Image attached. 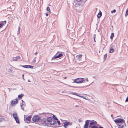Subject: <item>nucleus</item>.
<instances>
[{"instance_id": "nucleus-50", "label": "nucleus", "mask_w": 128, "mask_h": 128, "mask_svg": "<svg viewBox=\"0 0 128 128\" xmlns=\"http://www.w3.org/2000/svg\"><path fill=\"white\" fill-rule=\"evenodd\" d=\"M53 115V117L54 118V116H55L54 115Z\"/></svg>"}, {"instance_id": "nucleus-11", "label": "nucleus", "mask_w": 128, "mask_h": 128, "mask_svg": "<svg viewBox=\"0 0 128 128\" xmlns=\"http://www.w3.org/2000/svg\"><path fill=\"white\" fill-rule=\"evenodd\" d=\"M22 58L19 56H16V57H14L13 58V61H16L18 60H21Z\"/></svg>"}, {"instance_id": "nucleus-14", "label": "nucleus", "mask_w": 128, "mask_h": 128, "mask_svg": "<svg viewBox=\"0 0 128 128\" xmlns=\"http://www.w3.org/2000/svg\"><path fill=\"white\" fill-rule=\"evenodd\" d=\"M63 56V54H60L58 55L57 56H54L52 58H59L60 57H61L62 56Z\"/></svg>"}, {"instance_id": "nucleus-51", "label": "nucleus", "mask_w": 128, "mask_h": 128, "mask_svg": "<svg viewBox=\"0 0 128 128\" xmlns=\"http://www.w3.org/2000/svg\"><path fill=\"white\" fill-rule=\"evenodd\" d=\"M49 114H50V115L51 114H52L51 113H48Z\"/></svg>"}, {"instance_id": "nucleus-12", "label": "nucleus", "mask_w": 128, "mask_h": 128, "mask_svg": "<svg viewBox=\"0 0 128 128\" xmlns=\"http://www.w3.org/2000/svg\"><path fill=\"white\" fill-rule=\"evenodd\" d=\"M18 103V100L17 99L11 101V104L12 106H14V104Z\"/></svg>"}, {"instance_id": "nucleus-46", "label": "nucleus", "mask_w": 128, "mask_h": 128, "mask_svg": "<svg viewBox=\"0 0 128 128\" xmlns=\"http://www.w3.org/2000/svg\"><path fill=\"white\" fill-rule=\"evenodd\" d=\"M98 128H103L101 126H100Z\"/></svg>"}, {"instance_id": "nucleus-28", "label": "nucleus", "mask_w": 128, "mask_h": 128, "mask_svg": "<svg viewBox=\"0 0 128 128\" xmlns=\"http://www.w3.org/2000/svg\"><path fill=\"white\" fill-rule=\"evenodd\" d=\"M96 34H94V39L95 42H96L95 38H96Z\"/></svg>"}, {"instance_id": "nucleus-41", "label": "nucleus", "mask_w": 128, "mask_h": 128, "mask_svg": "<svg viewBox=\"0 0 128 128\" xmlns=\"http://www.w3.org/2000/svg\"><path fill=\"white\" fill-rule=\"evenodd\" d=\"M83 87H82V86H81V87H76L75 88H83Z\"/></svg>"}, {"instance_id": "nucleus-25", "label": "nucleus", "mask_w": 128, "mask_h": 128, "mask_svg": "<svg viewBox=\"0 0 128 128\" xmlns=\"http://www.w3.org/2000/svg\"><path fill=\"white\" fill-rule=\"evenodd\" d=\"M46 10L50 12V8L49 7H47L46 9Z\"/></svg>"}, {"instance_id": "nucleus-1", "label": "nucleus", "mask_w": 128, "mask_h": 128, "mask_svg": "<svg viewBox=\"0 0 128 128\" xmlns=\"http://www.w3.org/2000/svg\"><path fill=\"white\" fill-rule=\"evenodd\" d=\"M46 121L48 123V126H49V124L50 125H54L56 122V121L54 119H52L51 117H50L46 119Z\"/></svg>"}, {"instance_id": "nucleus-38", "label": "nucleus", "mask_w": 128, "mask_h": 128, "mask_svg": "<svg viewBox=\"0 0 128 128\" xmlns=\"http://www.w3.org/2000/svg\"><path fill=\"white\" fill-rule=\"evenodd\" d=\"M24 74H23L22 75V78H23V79H24Z\"/></svg>"}, {"instance_id": "nucleus-5", "label": "nucleus", "mask_w": 128, "mask_h": 128, "mask_svg": "<svg viewBox=\"0 0 128 128\" xmlns=\"http://www.w3.org/2000/svg\"><path fill=\"white\" fill-rule=\"evenodd\" d=\"M40 118L38 115L34 116L32 118V120L33 121L36 122H38Z\"/></svg>"}, {"instance_id": "nucleus-10", "label": "nucleus", "mask_w": 128, "mask_h": 128, "mask_svg": "<svg viewBox=\"0 0 128 128\" xmlns=\"http://www.w3.org/2000/svg\"><path fill=\"white\" fill-rule=\"evenodd\" d=\"M72 123L71 122H66L64 123V126L65 128H66L68 126H70L72 125Z\"/></svg>"}, {"instance_id": "nucleus-8", "label": "nucleus", "mask_w": 128, "mask_h": 128, "mask_svg": "<svg viewBox=\"0 0 128 128\" xmlns=\"http://www.w3.org/2000/svg\"><path fill=\"white\" fill-rule=\"evenodd\" d=\"M70 94H72L73 95H75L76 96H79L80 97H82V98H83L85 99L88 100V99H86V98L84 96H81L80 95V94H78L77 93H74V92H71Z\"/></svg>"}, {"instance_id": "nucleus-26", "label": "nucleus", "mask_w": 128, "mask_h": 128, "mask_svg": "<svg viewBox=\"0 0 128 128\" xmlns=\"http://www.w3.org/2000/svg\"><path fill=\"white\" fill-rule=\"evenodd\" d=\"M107 57L106 54H104V60H105Z\"/></svg>"}, {"instance_id": "nucleus-15", "label": "nucleus", "mask_w": 128, "mask_h": 128, "mask_svg": "<svg viewBox=\"0 0 128 128\" xmlns=\"http://www.w3.org/2000/svg\"><path fill=\"white\" fill-rule=\"evenodd\" d=\"M6 69L9 72H11L12 71V68L10 66H8V68H6Z\"/></svg>"}, {"instance_id": "nucleus-42", "label": "nucleus", "mask_w": 128, "mask_h": 128, "mask_svg": "<svg viewBox=\"0 0 128 128\" xmlns=\"http://www.w3.org/2000/svg\"><path fill=\"white\" fill-rule=\"evenodd\" d=\"M78 107V106H77V105H76L75 106V107L76 108V107Z\"/></svg>"}, {"instance_id": "nucleus-17", "label": "nucleus", "mask_w": 128, "mask_h": 128, "mask_svg": "<svg viewBox=\"0 0 128 128\" xmlns=\"http://www.w3.org/2000/svg\"><path fill=\"white\" fill-rule=\"evenodd\" d=\"M82 54H79L76 56L78 59L79 60H81V58L82 57Z\"/></svg>"}, {"instance_id": "nucleus-33", "label": "nucleus", "mask_w": 128, "mask_h": 128, "mask_svg": "<svg viewBox=\"0 0 128 128\" xmlns=\"http://www.w3.org/2000/svg\"><path fill=\"white\" fill-rule=\"evenodd\" d=\"M33 68V67L32 66H30V65H28V68H30L32 69Z\"/></svg>"}, {"instance_id": "nucleus-27", "label": "nucleus", "mask_w": 128, "mask_h": 128, "mask_svg": "<svg viewBox=\"0 0 128 128\" xmlns=\"http://www.w3.org/2000/svg\"><path fill=\"white\" fill-rule=\"evenodd\" d=\"M124 127V126L122 125H118V128H123Z\"/></svg>"}, {"instance_id": "nucleus-49", "label": "nucleus", "mask_w": 128, "mask_h": 128, "mask_svg": "<svg viewBox=\"0 0 128 128\" xmlns=\"http://www.w3.org/2000/svg\"><path fill=\"white\" fill-rule=\"evenodd\" d=\"M28 82H30V81L29 80H28Z\"/></svg>"}, {"instance_id": "nucleus-54", "label": "nucleus", "mask_w": 128, "mask_h": 128, "mask_svg": "<svg viewBox=\"0 0 128 128\" xmlns=\"http://www.w3.org/2000/svg\"><path fill=\"white\" fill-rule=\"evenodd\" d=\"M1 119H2V118H1ZM2 119H3V118H2Z\"/></svg>"}, {"instance_id": "nucleus-35", "label": "nucleus", "mask_w": 128, "mask_h": 128, "mask_svg": "<svg viewBox=\"0 0 128 128\" xmlns=\"http://www.w3.org/2000/svg\"><path fill=\"white\" fill-rule=\"evenodd\" d=\"M57 123L58 124V125H60V121H57Z\"/></svg>"}, {"instance_id": "nucleus-34", "label": "nucleus", "mask_w": 128, "mask_h": 128, "mask_svg": "<svg viewBox=\"0 0 128 128\" xmlns=\"http://www.w3.org/2000/svg\"><path fill=\"white\" fill-rule=\"evenodd\" d=\"M3 25V23L0 24V28L2 27Z\"/></svg>"}, {"instance_id": "nucleus-36", "label": "nucleus", "mask_w": 128, "mask_h": 128, "mask_svg": "<svg viewBox=\"0 0 128 128\" xmlns=\"http://www.w3.org/2000/svg\"><path fill=\"white\" fill-rule=\"evenodd\" d=\"M128 96L127 97V98L126 100V102H128Z\"/></svg>"}, {"instance_id": "nucleus-43", "label": "nucleus", "mask_w": 128, "mask_h": 128, "mask_svg": "<svg viewBox=\"0 0 128 128\" xmlns=\"http://www.w3.org/2000/svg\"><path fill=\"white\" fill-rule=\"evenodd\" d=\"M64 84L65 85H68V86H70V85H67V84H64Z\"/></svg>"}, {"instance_id": "nucleus-53", "label": "nucleus", "mask_w": 128, "mask_h": 128, "mask_svg": "<svg viewBox=\"0 0 128 128\" xmlns=\"http://www.w3.org/2000/svg\"><path fill=\"white\" fill-rule=\"evenodd\" d=\"M111 116H112V115H111Z\"/></svg>"}, {"instance_id": "nucleus-19", "label": "nucleus", "mask_w": 128, "mask_h": 128, "mask_svg": "<svg viewBox=\"0 0 128 128\" xmlns=\"http://www.w3.org/2000/svg\"><path fill=\"white\" fill-rule=\"evenodd\" d=\"M23 96L24 94H20V95H18V97L20 99Z\"/></svg>"}, {"instance_id": "nucleus-22", "label": "nucleus", "mask_w": 128, "mask_h": 128, "mask_svg": "<svg viewBox=\"0 0 128 128\" xmlns=\"http://www.w3.org/2000/svg\"><path fill=\"white\" fill-rule=\"evenodd\" d=\"M36 57H34V59L33 60H32V62L33 63H34L36 62Z\"/></svg>"}, {"instance_id": "nucleus-4", "label": "nucleus", "mask_w": 128, "mask_h": 128, "mask_svg": "<svg viewBox=\"0 0 128 128\" xmlns=\"http://www.w3.org/2000/svg\"><path fill=\"white\" fill-rule=\"evenodd\" d=\"M13 116L17 124H19L20 122L18 119V116L17 114L16 113L14 112L13 113Z\"/></svg>"}, {"instance_id": "nucleus-40", "label": "nucleus", "mask_w": 128, "mask_h": 128, "mask_svg": "<svg viewBox=\"0 0 128 128\" xmlns=\"http://www.w3.org/2000/svg\"><path fill=\"white\" fill-rule=\"evenodd\" d=\"M38 54V53L37 52H35V53H34V54L35 55H36V54Z\"/></svg>"}, {"instance_id": "nucleus-2", "label": "nucleus", "mask_w": 128, "mask_h": 128, "mask_svg": "<svg viewBox=\"0 0 128 128\" xmlns=\"http://www.w3.org/2000/svg\"><path fill=\"white\" fill-rule=\"evenodd\" d=\"M40 124H42L43 125L48 126V123L46 121V118H44L43 119H40L39 122Z\"/></svg>"}, {"instance_id": "nucleus-21", "label": "nucleus", "mask_w": 128, "mask_h": 128, "mask_svg": "<svg viewBox=\"0 0 128 128\" xmlns=\"http://www.w3.org/2000/svg\"><path fill=\"white\" fill-rule=\"evenodd\" d=\"M114 51V50L113 48H111L110 49L109 52L110 53L113 52Z\"/></svg>"}, {"instance_id": "nucleus-44", "label": "nucleus", "mask_w": 128, "mask_h": 128, "mask_svg": "<svg viewBox=\"0 0 128 128\" xmlns=\"http://www.w3.org/2000/svg\"><path fill=\"white\" fill-rule=\"evenodd\" d=\"M22 103H23L24 102L23 100H22Z\"/></svg>"}, {"instance_id": "nucleus-45", "label": "nucleus", "mask_w": 128, "mask_h": 128, "mask_svg": "<svg viewBox=\"0 0 128 128\" xmlns=\"http://www.w3.org/2000/svg\"><path fill=\"white\" fill-rule=\"evenodd\" d=\"M46 16H48V14H47V13H46Z\"/></svg>"}, {"instance_id": "nucleus-47", "label": "nucleus", "mask_w": 128, "mask_h": 128, "mask_svg": "<svg viewBox=\"0 0 128 128\" xmlns=\"http://www.w3.org/2000/svg\"><path fill=\"white\" fill-rule=\"evenodd\" d=\"M77 5L78 6H80V4H78L76 5Z\"/></svg>"}, {"instance_id": "nucleus-39", "label": "nucleus", "mask_w": 128, "mask_h": 128, "mask_svg": "<svg viewBox=\"0 0 128 128\" xmlns=\"http://www.w3.org/2000/svg\"><path fill=\"white\" fill-rule=\"evenodd\" d=\"M88 78H87L86 79V82H88Z\"/></svg>"}, {"instance_id": "nucleus-48", "label": "nucleus", "mask_w": 128, "mask_h": 128, "mask_svg": "<svg viewBox=\"0 0 128 128\" xmlns=\"http://www.w3.org/2000/svg\"><path fill=\"white\" fill-rule=\"evenodd\" d=\"M64 79H66V77H64Z\"/></svg>"}, {"instance_id": "nucleus-23", "label": "nucleus", "mask_w": 128, "mask_h": 128, "mask_svg": "<svg viewBox=\"0 0 128 128\" xmlns=\"http://www.w3.org/2000/svg\"><path fill=\"white\" fill-rule=\"evenodd\" d=\"M25 107V105L24 104H22V105H20V106L22 107V110H24V108H22V106Z\"/></svg>"}, {"instance_id": "nucleus-32", "label": "nucleus", "mask_w": 128, "mask_h": 128, "mask_svg": "<svg viewBox=\"0 0 128 128\" xmlns=\"http://www.w3.org/2000/svg\"><path fill=\"white\" fill-rule=\"evenodd\" d=\"M116 12V10L115 9L114 10H113L111 12L112 13H113L114 12Z\"/></svg>"}, {"instance_id": "nucleus-52", "label": "nucleus", "mask_w": 128, "mask_h": 128, "mask_svg": "<svg viewBox=\"0 0 128 128\" xmlns=\"http://www.w3.org/2000/svg\"><path fill=\"white\" fill-rule=\"evenodd\" d=\"M49 6H51L50 5H49Z\"/></svg>"}, {"instance_id": "nucleus-9", "label": "nucleus", "mask_w": 128, "mask_h": 128, "mask_svg": "<svg viewBox=\"0 0 128 128\" xmlns=\"http://www.w3.org/2000/svg\"><path fill=\"white\" fill-rule=\"evenodd\" d=\"M97 122L94 120L91 122L90 124L89 127L90 128L93 126H95Z\"/></svg>"}, {"instance_id": "nucleus-29", "label": "nucleus", "mask_w": 128, "mask_h": 128, "mask_svg": "<svg viewBox=\"0 0 128 128\" xmlns=\"http://www.w3.org/2000/svg\"><path fill=\"white\" fill-rule=\"evenodd\" d=\"M54 119H54L55 120H58V118L56 117L55 116H54Z\"/></svg>"}, {"instance_id": "nucleus-37", "label": "nucleus", "mask_w": 128, "mask_h": 128, "mask_svg": "<svg viewBox=\"0 0 128 128\" xmlns=\"http://www.w3.org/2000/svg\"><path fill=\"white\" fill-rule=\"evenodd\" d=\"M126 14H127V15L128 14V8L126 10Z\"/></svg>"}, {"instance_id": "nucleus-13", "label": "nucleus", "mask_w": 128, "mask_h": 128, "mask_svg": "<svg viewBox=\"0 0 128 128\" xmlns=\"http://www.w3.org/2000/svg\"><path fill=\"white\" fill-rule=\"evenodd\" d=\"M90 120H86V121L85 124L84 126V128H88L89 126V124Z\"/></svg>"}, {"instance_id": "nucleus-24", "label": "nucleus", "mask_w": 128, "mask_h": 128, "mask_svg": "<svg viewBox=\"0 0 128 128\" xmlns=\"http://www.w3.org/2000/svg\"><path fill=\"white\" fill-rule=\"evenodd\" d=\"M114 36V34L113 33H112L111 34V35L110 36V38L111 39H112L113 38Z\"/></svg>"}, {"instance_id": "nucleus-31", "label": "nucleus", "mask_w": 128, "mask_h": 128, "mask_svg": "<svg viewBox=\"0 0 128 128\" xmlns=\"http://www.w3.org/2000/svg\"><path fill=\"white\" fill-rule=\"evenodd\" d=\"M84 0H76L79 2H82V1H83Z\"/></svg>"}, {"instance_id": "nucleus-20", "label": "nucleus", "mask_w": 128, "mask_h": 128, "mask_svg": "<svg viewBox=\"0 0 128 128\" xmlns=\"http://www.w3.org/2000/svg\"><path fill=\"white\" fill-rule=\"evenodd\" d=\"M28 65H24V66L21 65V66L23 68H28Z\"/></svg>"}, {"instance_id": "nucleus-30", "label": "nucleus", "mask_w": 128, "mask_h": 128, "mask_svg": "<svg viewBox=\"0 0 128 128\" xmlns=\"http://www.w3.org/2000/svg\"><path fill=\"white\" fill-rule=\"evenodd\" d=\"M90 128H98L95 126H93Z\"/></svg>"}, {"instance_id": "nucleus-16", "label": "nucleus", "mask_w": 128, "mask_h": 128, "mask_svg": "<svg viewBox=\"0 0 128 128\" xmlns=\"http://www.w3.org/2000/svg\"><path fill=\"white\" fill-rule=\"evenodd\" d=\"M10 9L12 11L13 10L15 9V6H10V8H8L7 10H10Z\"/></svg>"}, {"instance_id": "nucleus-7", "label": "nucleus", "mask_w": 128, "mask_h": 128, "mask_svg": "<svg viewBox=\"0 0 128 128\" xmlns=\"http://www.w3.org/2000/svg\"><path fill=\"white\" fill-rule=\"evenodd\" d=\"M32 116H30L27 117L25 120V122L27 123H30L31 120Z\"/></svg>"}, {"instance_id": "nucleus-3", "label": "nucleus", "mask_w": 128, "mask_h": 128, "mask_svg": "<svg viewBox=\"0 0 128 128\" xmlns=\"http://www.w3.org/2000/svg\"><path fill=\"white\" fill-rule=\"evenodd\" d=\"M114 121L116 124H123L124 122L125 123L124 120L123 119L120 118L116 119L114 120ZM124 124L126 126L125 123Z\"/></svg>"}, {"instance_id": "nucleus-18", "label": "nucleus", "mask_w": 128, "mask_h": 128, "mask_svg": "<svg viewBox=\"0 0 128 128\" xmlns=\"http://www.w3.org/2000/svg\"><path fill=\"white\" fill-rule=\"evenodd\" d=\"M102 12H100L99 13H98V16H98V18H100V17L102 15Z\"/></svg>"}, {"instance_id": "nucleus-6", "label": "nucleus", "mask_w": 128, "mask_h": 128, "mask_svg": "<svg viewBox=\"0 0 128 128\" xmlns=\"http://www.w3.org/2000/svg\"><path fill=\"white\" fill-rule=\"evenodd\" d=\"M84 80V78H77L74 80V82H76L77 83H80L83 82Z\"/></svg>"}]
</instances>
